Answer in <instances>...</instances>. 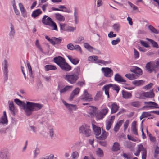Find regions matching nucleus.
<instances>
[{
    "label": "nucleus",
    "instance_id": "1",
    "mask_svg": "<svg viewBox=\"0 0 159 159\" xmlns=\"http://www.w3.org/2000/svg\"><path fill=\"white\" fill-rule=\"evenodd\" d=\"M27 105L24 109L26 115H30L33 111H37L40 109L42 107L43 105L38 103L30 102H26Z\"/></svg>",
    "mask_w": 159,
    "mask_h": 159
},
{
    "label": "nucleus",
    "instance_id": "2",
    "mask_svg": "<svg viewBox=\"0 0 159 159\" xmlns=\"http://www.w3.org/2000/svg\"><path fill=\"white\" fill-rule=\"evenodd\" d=\"M159 67V59L154 61H150L146 64L145 68L147 72L151 73L153 71L156 72V69Z\"/></svg>",
    "mask_w": 159,
    "mask_h": 159
},
{
    "label": "nucleus",
    "instance_id": "3",
    "mask_svg": "<svg viewBox=\"0 0 159 159\" xmlns=\"http://www.w3.org/2000/svg\"><path fill=\"white\" fill-rule=\"evenodd\" d=\"M42 23L45 25H49L52 28L53 30H56L57 29L56 24L52 20V19L46 15H44L42 19Z\"/></svg>",
    "mask_w": 159,
    "mask_h": 159
},
{
    "label": "nucleus",
    "instance_id": "4",
    "mask_svg": "<svg viewBox=\"0 0 159 159\" xmlns=\"http://www.w3.org/2000/svg\"><path fill=\"white\" fill-rule=\"evenodd\" d=\"M64 78L68 83L73 84L76 82L79 77L77 75L72 73L66 75L64 76Z\"/></svg>",
    "mask_w": 159,
    "mask_h": 159
},
{
    "label": "nucleus",
    "instance_id": "5",
    "mask_svg": "<svg viewBox=\"0 0 159 159\" xmlns=\"http://www.w3.org/2000/svg\"><path fill=\"white\" fill-rule=\"evenodd\" d=\"M79 132L84 134L87 137L89 136L91 134V131L90 126L87 125H83L79 128Z\"/></svg>",
    "mask_w": 159,
    "mask_h": 159
},
{
    "label": "nucleus",
    "instance_id": "6",
    "mask_svg": "<svg viewBox=\"0 0 159 159\" xmlns=\"http://www.w3.org/2000/svg\"><path fill=\"white\" fill-rule=\"evenodd\" d=\"M113 87L114 90H116L118 93L119 90V88L118 86L116 85H113L111 84H109L107 85L104 86L102 88V90L105 91V94L107 95V98H109V89L110 87Z\"/></svg>",
    "mask_w": 159,
    "mask_h": 159
},
{
    "label": "nucleus",
    "instance_id": "7",
    "mask_svg": "<svg viewBox=\"0 0 159 159\" xmlns=\"http://www.w3.org/2000/svg\"><path fill=\"white\" fill-rule=\"evenodd\" d=\"M141 151H142V159H146L147 156V151L145 148H144L143 145L140 144L138 146V148L134 153V154L136 156L139 155Z\"/></svg>",
    "mask_w": 159,
    "mask_h": 159
},
{
    "label": "nucleus",
    "instance_id": "8",
    "mask_svg": "<svg viewBox=\"0 0 159 159\" xmlns=\"http://www.w3.org/2000/svg\"><path fill=\"white\" fill-rule=\"evenodd\" d=\"M108 111V109L107 107H106L104 108L101 110L99 112L96 114V117L98 120L102 119L107 114Z\"/></svg>",
    "mask_w": 159,
    "mask_h": 159
},
{
    "label": "nucleus",
    "instance_id": "9",
    "mask_svg": "<svg viewBox=\"0 0 159 159\" xmlns=\"http://www.w3.org/2000/svg\"><path fill=\"white\" fill-rule=\"evenodd\" d=\"M101 70L103 73L104 76L106 77H110L113 75V71L110 68H102Z\"/></svg>",
    "mask_w": 159,
    "mask_h": 159
},
{
    "label": "nucleus",
    "instance_id": "10",
    "mask_svg": "<svg viewBox=\"0 0 159 159\" xmlns=\"http://www.w3.org/2000/svg\"><path fill=\"white\" fill-rule=\"evenodd\" d=\"M144 104L145 105L143 107V109L145 108H148L151 109L158 108V104L153 102H144Z\"/></svg>",
    "mask_w": 159,
    "mask_h": 159
},
{
    "label": "nucleus",
    "instance_id": "11",
    "mask_svg": "<svg viewBox=\"0 0 159 159\" xmlns=\"http://www.w3.org/2000/svg\"><path fill=\"white\" fill-rule=\"evenodd\" d=\"M107 105L109 107H111V114L116 113L119 110L120 107L116 103H113L111 105H110V103H109L107 104Z\"/></svg>",
    "mask_w": 159,
    "mask_h": 159
},
{
    "label": "nucleus",
    "instance_id": "12",
    "mask_svg": "<svg viewBox=\"0 0 159 159\" xmlns=\"http://www.w3.org/2000/svg\"><path fill=\"white\" fill-rule=\"evenodd\" d=\"M93 99V98L92 97V95L89 94L86 90H85L82 97V100L89 102L92 101Z\"/></svg>",
    "mask_w": 159,
    "mask_h": 159
},
{
    "label": "nucleus",
    "instance_id": "13",
    "mask_svg": "<svg viewBox=\"0 0 159 159\" xmlns=\"http://www.w3.org/2000/svg\"><path fill=\"white\" fill-rule=\"evenodd\" d=\"M59 67L64 71H68L70 70L72 67L65 61Z\"/></svg>",
    "mask_w": 159,
    "mask_h": 159
},
{
    "label": "nucleus",
    "instance_id": "14",
    "mask_svg": "<svg viewBox=\"0 0 159 159\" xmlns=\"http://www.w3.org/2000/svg\"><path fill=\"white\" fill-rule=\"evenodd\" d=\"M130 70L131 72L134 73V74H135L137 78L142 75V73L141 69L137 67H134V68L131 69Z\"/></svg>",
    "mask_w": 159,
    "mask_h": 159
},
{
    "label": "nucleus",
    "instance_id": "15",
    "mask_svg": "<svg viewBox=\"0 0 159 159\" xmlns=\"http://www.w3.org/2000/svg\"><path fill=\"white\" fill-rule=\"evenodd\" d=\"M53 61L56 63L59 66L65 61V59L61 56H58L53 58Z\"/></svg>",
    "mask_w": 159,
    "mask_h": 159
},
{
    "label": "nucleus",
    "instance_id": "16",
    "mask_svg": "<svg viewBox=\"0 0 159 159\" xmlns=\"http://www.w3.org/2000/svg\"><path fill=\"white\" fill-rule=\"evenodd\" d=\"M142 95L147 98H152L155 96L153 92V89L150 90L148 92H143L142 93Z\"/></svg>",
    "mask_w": 159,
    "mask_h": 159
},
{
    "label": "nucleus",
    "instance_id": "17",
    "mask_svg": "<svg viewBox=\"0 0 159 159\" xmlns=\"http://www.w3.org/2000/svg\"><path fill=\"white\" fill-rule=\"evenodd\" d=\"M92 127L94 134L96 137L99 135L101 133V129L100 127L96 126L94 124H92Z\"/></svg>",
    "mask_w": 159,
    "mask_h": 159
},
{
    "label": "nucleus",
    "instance_id": "18",
    "mask_svg": "<svg viewBox=\"0 0 159 159\" xmlns=\"http://www.w3.org/2000/svg\"><path fill=\"white\" fill-rule=\"evenodd\" d=\"M7 62L6 60H4V81H6L8 79V75L7 73L8 72V70L7 69Z\"/></svg>",
    "mask_w": 159,
    "mask_h": 159
},
{
    "label": "nucleus",
    "instance_id": "19",
    "mask_svg": "<svg viewBox=\"0 0 159 159\" xmlns=\"http://www.w3.org/2000/svg\"><path fill=\"white\" fill-rule=\"evenodd\" d=\"M114 79L116 81L119 83L126 82V80L124 79L118 73H117L115 75Z\"/></svg>",
    "mask_w": 159,
    "mask_h": 159
},
{
    "label": "nucleus",
    "instance_id": "20",
    "mask_svg": "<svg viewBox=\"0 0 159 159\" xmlns=\"http://www.w3.org/2000/svg\"><path fill=\"white\" fill-rule=\"evenodd\" d=\"M90 108L89 109L88 113L90 114L91 117H93L94 115L95 116L96 114L97 108L93 106H90Z\"/></svg>",
    "mask_w": 159,
    "mask_h": 159
},
{
    "label": "nucleus",
    "instance_id": "21",
    "mask_svg": "<svg viewBox=\"0 0 159 159\" xmlns=\"http://www.w3.org/2000/svg\"><path fill=\"white\" fill-rule=\"evenodd\" d=\"M131 130L133 133L136 135H138V134L136 129V121H133L131 125Z\"/></svg>",
    "mask_w": 159,
    "mask_h": 159
},
{
    "label": "nucleus",
    "instance_id": "22",
    "mask_svg": "<svg viewBox=\"0 0 159 159\" xmlns=\"http://www.w3.org/2000/svg\"><path fill=\"white\" fill-rule=\"evenodd\" d=\"M20 10L22 16L24 17H26L27 16V12L22 4L20 3L19 4Z\"/></svg>",
    "mask_w": 159,
    "mask_h": 159
},
{
    "label": "nucleus",
    "instance_id": "23",
    "mask_svg": "<svg viewBox=\"0 0 159 159\" xmlns=\"http://www.w3.org/2000/svg\"><path fill=\"white\" fill-rule=\"evenodd\" d=\"M67 57L70 61L75 65H77L80 61V60L77 58H73L72 56L69 55H68Z\"/></svg>",
    "mask_w": 159,
    "mask_h": 159
},
{
    "label": "nucleus",
    "instance_id": "24",
    "mask_svg": "<svg viewBox=\"0 0 159 159\" xmlns=\"http://www.w3.org/2000/svg\"><path fill=\"white\" fill-rule=\"evenodd\" d=\"M122 93L123 97L125 99L130 98L132 96V95L130 93L123 90L122 91Z\"/></svg>",
    "mask_w": 159,
    "mask_h": 159
},
{
    "label": "nucleus",
    "instance_id": "25",
    "mask_svg": "<svg viewBox=\"0 0 159 159\" xmlns=\"http://www.w3.org/2000/svg\"><path fill=\"white\" fill-rule=\"evenodd\" d=\"M124 122V120H121L116 124L114 128V130L115 132H116L119 130Z\"/></svg>",
    "mask_w": 159,
    "mask_h": 159
},
{
    "label": "nucleus",
    "instance_id": "26",
    "mask_svg": "<svg viewBox=\"0 0 159 159\" xmlns=\"http://www.w3.org/2000/svg\"><path fill=\"white\" fill-rule=\"evenodd\" d=\"M108 133L106 132L104 130H102V134L99 137H97V138L100 140H104L108 136Z\"/></svg>",
    "mask_w": 159,
    "mask_h": 159
},
{
    "label": "nucleus",
    "instance_id": "27",
    "mask_svg": "<svg viewBox=\"0 0 159 159\" xmlns=\"http://www.w3.org/2000/svg\"><path fill=\"white\" fill-rule=\"evenodd\" d=\"M63 103L66 107L70 111L72 110H76V106L75 105L70 104L66 103L65 102H63Z\"/></svg>",
    "mask_w": 159,
    "mask_h": 159
},
{
    "label": "nucleus",
    "instance_id": "28",
    "mask_svg": "<svg viewBox=\"0 0 159 159\" xmlns=\"http://www.w3.org/2000/svg\"><path fill=\"white\" fill-rule=\"evenodd\" d=\"M45 71H48L51 70H56L57 69L56 66L53 65H47L44 66Z\"/></svg>",
    "mask_w": 159,
    "mask_h": 159
},
{
    "label": "nucleus",
    "instance_id": "29",
    "mask_svg": "<svg viewBox=\"0 0 159 159\" xmlns=\"http://www.w3.org/2000/svg\"><path fill=\"white\" fill-rule=\"evenodd\" d=\"M14 102L16 104L22 107L23 108H25L26 106L25 103L24 102H22L18 99H14Z\"/></svg>",
    "mask_w": 159,
    "mask_h": 159
},
{
    "label": "nucleus",
    "instance_id": "30",
    "mask_svg": "<svg viewBox=\"0 0 159 159\" xmlns=\"http://www.w3.org/2000/svg\"><path fill=\"white\" fill-rule=\"evenodd\" d=\"M120 149L119 144L117 142H115L112 147V150L113 151H117Z\"/></svg>",
    "mask_w": 159,
    "mask_h": 159
},
{
    "label": "nucleus",
    "instance_id": "31",
    "mask_svg": "<svg viewBox=\"0 0 159 159\" xmlns=\"http://www.w3.org/2000/svg\"><path fill=\"white\" fill-rule=\"evenodd\" d=\"M7 122V119L6 112L5 111H4L3 112V115L0 119V123L5 124Z\"/></svg>",
    "mask_w": 159,
    "mask_h": 159
},
{
    "label": "nucleus",
    "instance_id": "32",
    "mask_svg": "<svg viewBox=\"0 0 159 159\" xmlns=\"http://www.w3.org/2000/svg\"><path fill=\"white\" fill-rule=\"evenodd\" d=\"M42 13V12L40 9H36L33 12L32 14V16L34 18H36L39 15L41 14Z\"/></svg>",
    "mask_w": 159,
    "mask_h": 159
},
{
    "label": "nucleus",
    "instance_id": "33",
    "mask_svg": "<svg viewBox=\"0 0 159 159\" xmlns=\"http://www.w3.org/2000/svg\"><path fill=\"white\" fill-rule=\"evenodd\" d=\"M72 86H66L64 88L60 90V92L61 93H64L67 91L71 90L72 89Z\"/></svg>",
    "mask_w": 159,
    "mask_h": 159
},
{
    "label": "nucleus",
    "instance_id": "34",
    "mask_svg": "<svg viewBox=\"0 0 159 159\" xmlns=\"http://www.w3.org/2000/svg\"><path fill=\"white\" fill-rule=\"evenodd\" d=\"M57 19L60 21H63L65 20V17L61 14L59 13H56L55 14Z\"/></svg>",
    "mask_w": 159,
    "mask_h": 159
},
{
    "label": "nucleus",
    "instance_id": "35",
    "mask_svg": "<svg viewBox=\"0 0 159 159\" xmlns=\"http://www.w3.org/2000/svg\"><path fill=\"white\" fill-rule=\"evenodd\" d=\"M102 95V92L101 91L97 92L96 95L94 97V100L95 101H98L101 98Z\"/></svg>",
    "mask_w": 159,
    "mask_h": 159
},
{
    "label": "nucleus",
    "instance_id": "36",
    "mask_svg": "<svg viewBox=\"0 0 159 159\" xmlns=\"http://www.w3.org/2000/svg\"><path fill=\"white\" fill-rule=\"evenodd\" d=\"M9 108L11 111V113L13 115H15V114L14 111V106L13 102H10L9 105Z\"/></svg>",
    "mask_w": 159,
    "mask_h": 159
},
{
    "label": "nucleus",
    "instance_id": "37",
    "mask_svg": "<svg viewBox=\"0 0 159 159\" xmlns=\"http://www.w3.org/2000/svg\"><path fill=\"white\" fill-rule=\"evenodd\" d=\"M132 83L136 86H139L143 84L144 81L143 80H135L132 81Z\"/></svg>",
    "mask_w": 159,
    "mask_h": 159
},
{
    "label": "nucleus",
    "instance_id": "38",
    "mask_svg": "<svg viewBox=\"0 0 159 159\" xmlns=\"http://www.w3.org/2000/svg\"><path fill=\"white\" fill-rule=\"evenodd\" d=\"M113 122V121L111 120V119H110L106 122V129L108 131L110 129Z\"/></svg>",
    "mask_w": 159,
    "mask_h": 159
},
{
    "label": "nucleus",
    "instance_id": "39",
    "mask_svg": "<svg viewBox=\"0 0 159 159\" xmlns=\"http://www.w3.org/2000/svg\"><path fill=\"white\" fill-rule=\"evenodd\" d=\"M125 76L129 80H133L137 78L135 74H129L125 75Z\"/></svg>",
    "mask_w": 159,
    "mask_h": 159
},
{
    "label": "nucleus",
    "instance_id": "40",
    "mask_svg": "<svg viewBox=\"0 0 159 159\" xmlns=\"http://www.w3.org/2000/svg\"><path fill=\"white\" fill-rule=\"evenodd\" d=\"M130 105L133 107L137 108L139 107L141 105L140 102L138 101L132 102L130 103Z\"/></svg>",
    "mask_w": 159,
    "mask_h": 159
},
{
    "label": "nucleus",
    "instance_id": "41",
    "mask_svg": "<svg viewBox=\"0 0 159 159\" xmlns=\"http://www.w3.org/2000/svg\"><path fill=\"white\" fill-rule=\"evenodd\" d=\"M96 154L98 156L100 157H102L103 155V153L102 150L99 148H98L97 150L96 151Z\"/></svg>",
    "mask_w": 159,
    "mask_h": 159
},
{
    "label": "nucleus",
    "instance_id": "42",
    "mask_svg": "<svg viewBox=\"0 0 159 159\" xmlns=\"http://www.w3.org/2000/svg\"><path fill=\"white\" fill-rule=\"evenodd\" d=\"M148 28L152 33H154L155 34H157L159 33V31L152 25H149L148 27Z\"/></svg>",
    "mask_w": 159,
    "mask_h": 159
},
{
    "label": "nucleus",
    "instance_id": "43",
    "mask_svg": "<svg viewBox=\"0 0 159 159\" xmlns=\"http://www.w3.org/2000/svg\"><path fill=\"white\" fill-rule=\"evenodd\" d=\"M73 74H75V75H77L79 77V75L80 74V68L79 66L77 67L75 69V72Z\"/></svg>",
    "mask_w": 159,
    "mask_h": 159
},
{
    "label": "nucleus",
    "instance_id": "44",
    "mask_svg": "<svg viewBox=\"0 0 159 159\" xmlns=\"http://www.w3.org/2000/svg\"><path fill=\"white\" fill-rule=\"evenodd\" d=\"M146 39L148 41H149L150 43L152 44L153 45V46L154 47H156L157 48H158V45L157 43L155 42L152 39H151L149 38H147Z\"/></svg>",
    "mask_w": 159,
    "mask_h": 159
},
{
    "label": "nucleus",
    "instance_id": "45",
    "mask_svg": "<svg viewBox=\"0 0 159 159\" xmlns=\"http://www.w3.org/2000/svg\"><path fill=\"white\" fill-rule=\"evenodd\" d=\"M74 16L75 17V22L76 24H77L79 22L78 17V12L77 10L75 9V11L74 13Z\"/></svg>",
    "mask_w": 159,
    "mask_h": 159
},
{
    "label": "nucleus",
    "instance_id": "46",
    "mask_svg": "<svg viewBox=\"0 0 159 159\" xmlns=\"http://www.w3.org/2000/svg\"><path fill=\"white\" fill-rule=\"evenodd\" d=\"M45 38L52 45H54L55 44L53 37H52V39H51L48 36H45Z\"/></svg>",
    "mask_w": 159,
    "mask_h": 159
},
{
    "label": "nucleus",
    "instance_id": "47",
    "mask_svg": "<svg viewBox=\"0 0 159 159\" xmlns=\"http://www.w3.org/2000/svg\"><path fill=\"white\" fill-rule=\"evenodd\" d=\"M35 45L36 46L37 48L40 51L42 52H43L42 48L39 43V40L37 39L35 42Z\"/></svg>",
    "mask_w": 159,
    "mask_h": 159
},
{
    "label": "nucleus",
    "instance_id": "48",
    "mask_svg": "<svg viewBox=\"0 0 159 159\" xmlns=\"http://www.w3.org/2000/svg\"><path fill=\"white\" fill-rule=\"evenodd\" d=\"M159 154V147L158 146H157L156 148L155 149L154 152V157L157 158V156L158 154Z\"/></svg>",
    "mask_w": 159,
    "mask_h": 159
},
{
    "label": "nucleus",
    "instance_id": "49",
    "mask_svg": "<svg viewBox=\"0 0 159 159\" xmlns=\"http://www.w3.org/2000/svg\"><path fill=\"white\" fill-rule=\"evenodd\" d=\"M120 25L119 24H115L113 25V28L114 30L118 32L119 30Z\"/></svg>",
    "mask_w": 159,
    "mask_h": 159
},
{
    "label": "nucleus",
    "instance_id": "50",
    "mask_svg": "<svg viewBox=\"0 0 159 159\" xmlns=\"http://www.w3.org/2000/svg\"><path fill=\"white\" fill-rule=\"evenodd\" d=\"M123 156L127 159H131L132 157V154L130 153H124Z\"/></svg>",
    "mask_w": 159,
    "mask_h": 159
},
{
    "label": "nucleus",
    "instance_id": "51",
    "mask_svg": "<svg viewBox=\"0 0 159 159\" xmlns=\"http://www.w3.org/2000/svg\"><path fill=\"white\" fill-rule=\"evenodd\" d=\"M53 39H54V41L55 42V44L61 43L62 41V39L60 37L57 38L53 37Z\"/></svg>",
    "mask_w": 159,
    "mask_h": 159
},
{
    "label": "nucleus",
    "instance_id": "52",
    "mask_svg": "<svg viewBox=\"0 0 159 159\" xmlns=\"http://www.w3.org/2000/svg\"><path fill=\"white\" fill-rule=\"evenodd\" d=\"M129 120H127L125 121V122L124 124V131H125L126 129L127 128V127L129 125Z\"/></svg>",
    "mask_w": 159,
    "mask_h": 159
},
{
    "label": "nucleus",
    "instance_id": "53",
    "mask_svg": "<svg viewBox=\"0 0 159 159\" xmlns=\"http://www.w3.org/2000/svg\"><path fill=\"white\" fill-rule=\"evenodd\" d=\"M76 29L75 27H73L70 26H68L67 27L66 29V30L69 31V32H71L75 30Z\"/></svg>",
    "mask_w": 159,
    "mask_h": 159
},
{
    "label": "nucleus",
    "instance_id": "54",
    "mask_svg": "<svg viewBox=\"0 0 159 159\" xmlns=\"http://www.w3.org/2000/svg\"><path fill=\"white\" fill-rule=\"evenodd\" d=\"M120 41V39L119 38H116V40H113L111 41V44L113 45H115L117 44Z\"/></svg>",
    "mask_w": 159,
    "mask_h": 159
},
{
    "label": "nucleus",
    "instance_id": "55",
    "mask_svg": "<svg viewBox=\"0 0 159 159\" xmlns=\"http://www.w3.org/2000/svg\"><path fill=\"white\" fill-rule=\"evenodd\" d=\"M128 3L130 7L133 8L134 10H136L138 9V8L136 6L132 3L128 1Z\"/></svg>",
    "mask_w": 159,
    "mask_h": 159
},
{
    "label": "nucleus",
    "instance_id": "56",
    "mask_svg": "<svg viewBox=\"0 0 159 159\" xmlns=\"http://www.w3.org/2000/svg\"><path fill=\"white\" fill-rule=\"evenodd\" d=\"M11 31L10 35L11 36H13L15 33L14 27L11 23Z\"/></svg>",
    "mask_w": 159,
    "mask_h": 159
},
{
    "label": "nucleus",
    "instance_id": "57",
    "mask_svg": "<svg viewBox=\"0 0 159 159\" xmlns=\"http://www.w3.org/2000/svg\"><path fill=\"white\" fill-rule=\"evenodd\" d=\"M80 90V89L78 87H77L72 91V93L75 95H77L79 94Z\"/></svg>",
    "mask_w": 159,
    "mask_h": 159
},
{
    "label": "nucleus",
    "instance_id": "58",
    "mask_svg": "<svg viewBox=\"0 0 159 159\" xmlns=\"http://www.w3.org/2000/svg\"><path fill=\"white\" fill-rule=\"evenodd\" d=\"M140 43L143 46L146 48H148L149 47L148 44L145 41L143 40H140Z\"/></svg>",
    "mask_w": 159,
    "mask_h": 159
},
{
    "label": "nucleus",
    "instance_id": "59",
    "mask_svg": "<svg viewBox=\"0 0 159 159\" xmlns=\"http://www.w3.org/2000/svg\"><path fill=\"white\" fill-rule=\"evenodd\" d=\"M84 46L86 48L88 49L89 50H90L91 49H95L93 47L91 46L89 44L86 43H84Z\"/></svg>",
    "mask_w": 159,
    "mask_h": 159
},
{
    "label": "nucleus",
    "instance_id": "60",
    "mask_svg": "<svg viewBox=\"0 0 159 159\" xmlns=\"http://www.w3.org/2000/svg\"><path fill=\"white\" fill-rule=\"evenodd\" d=\"M67 47V48L70 50H73L75 48V47L71 43L68 44Z\"/></svg>",
    "mask_w": 159,
    "mask_h": 159
},
{
    "label": "nucleus",
    "instance_id": "61",
    "mask_svg": "<svg viewBox=\"0 0 159 159\" xmlns=\"http://www.w3.org/2000/svg\"><path fill=\"white\" fill-rule=\"evenodd\" d=\"M127 137L128 139L129 140H130L134 142H136L137 141V139L131 135H127Z\"/></svg>",
    "mask_w": 159,
    "mask_h": 159
},
{
    "label": "nucleus",
    "instance_id": "62",
    "mask_svg": "<svg viewBox=\"0 0 159 159\" xmlns=\"http://www.w3.org/2000/svg\"><path fill=\"white\" fill-rule=\"evenodd\" d=\"M134 57L135 58H138L139 57V52L134 48Z\"/></svg>",
    "mask_w": 159,
    "mask_h": 159
},
{
    "label": "nucleus",
    "instance_id": "63",
    "mask_svg": "<svg viewBox=\"0 0 159 159\" xmlns=\"http://www.w3.org/2000/svg\"><path fill=\"white\" fill-rule=\"evenodd\" d=\"M153 85V84L152 83H150L149 84L143 87L144 89H150Z\"/></svg>",
    "mask_w": 159,
    "mask_h": 159
},
{
    "label": "nucleus",
    "instance_id": "64",
    "mask_svg": "<svg viewBox=\"0 0 159 159\" xmlns=\"http://www.w3.org/2000/svg\"><path fill=\"white\" fill-rule=\"evenodd\" d=\"M142 114H143V116H144V118L150 116L151 115L150 113L148 112H143L142 113Z\"/></svg>",
    "mask_w": 159,
    "mask_h": 159
}]
</instances>
